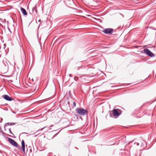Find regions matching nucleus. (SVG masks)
I'll list each match as a JSON object with an SVG mask.
<instances>
[{
	"label": "nucleus",
	"instance_id": "f8f14e48",
	"mask_svg": "<svg viewBox=\"0 0 156 156\" xmlns=\"http://www.w3.org/2000/svg\"><path fill=\"white\" fill-rule=\"evenodd\" d=\"M37 6V4H36L35 6L34 7H33L32 8V12H34V10H35V12L36 13H37V10L36 9V7Z\"/></svg>",
	"mask_w": 156,
	"mask_h": 156
},
{
	"label": "nucleus",
	"instance_id": "412c9836",
	"mask_svg": "<svg viewBox=\"0 0 156 156\" xmlns=\"http://www.w3.org/2000/svg\"><path fill=\"white\" fill-rule=\"evenodd\" d=\"M1 20H2L1 19H0V21Z\"/></svg>",
	"mask_w": 156,
	"mask_h": 156
},
{
	"label": "nucleus",
	"instance_id": "39448f33",
	"mask_svg": "<svg viewBox=\"0 0 156 156\" xmlns=\"http://www.w3.org/2000/svg\"><path fill=\"white\" fill-rule=\"evenodd\" d=\"M113 30H114L113 29L107 28L104 29L102 30V32L105 34H111L113 32Z\"/></svg>",
	"mask_w": 156,
	"mask_h": 156
},
{
	"label": "nucleus",
	"instance_id": "7ed1b4c3",
	"mask_svg": "<svg viewBox=\"0 0 156 156\" xmlns=\"http://www.w3.org/2000/svg\"><path fill=\"white\" fill-rule=\"evenodd\" d=\"M146 142L143 140L142 139H140L139 140H137V141L134 143V144H136L137 146H138L140 144L141 146H143L145 144H146Z\"/></svg>",
	"mask_w": 156,
	"mask_h": 156
},
{
	"label": "nucleus",
	"instance_id": "0eeeda50",
	"mask_svg": "<svg viewBox=\"0 0 156 156\" xmlns=\"http://www.w3.org/2000/svg\"><path fill=\"white\" fill-rule=\"evenodd\" d=\"M2 97L8 101H11L12 100V99L7 95H4L2 96Z\"/></svg>",
	"mask_w": 156,
	"mask_h": 156
},
{
	"label": "nucleus",
	"instance_id": "20e7f679",
	"mask_svg": "<svg viewBox=\"0 0 156 156\" xmlns=\"http://www.w3.org/2000/svg\"><path fill=\"white\" fill-rule=\"evenodd\" d=\"M144 51L145 54L151 57H153L154 55V54L147 48H144Z\"/></svg>",
	"mask_w": 156,
	"mask_h": 156
},
{
	"label": "nucleus",
	"instance_id": "2eb2a0df",
	"mask_svg": "<svg viewBox=\"0 0 156 156\" xmlns=\"http://www.w3.org/2000/svg\"><path fill=\"white\" fill-rule=\"evenodd\" d=\"M2 120H3V119L1 118V121H0V122H2Z\"/></svg>",
	"mask_w": 156,
	"mask_h": 156
},
{
	"label": "nucleus",
	"instance_id": "9d476101",
	"mask_svg": "<svg viewBox=\"0 0 156 156\" xmlns=\"http://www.w3.org/2000/svg\"><path fill=\"white\" fill-rule=\"evenodd\" d=\"M21 10L24 16L27 15V11L24 9L23 8L21 7Z\"/></svg>",
	"mask_w": 156,
	"mask_h": 156
},
{
	"label": "nucleus",
	"instance_id": "aec40b11",
	"mask_svg": "<svg viewBox=\"0 0 156 156\" xmlns=\"http://www.w3.org/2000/svg\"><path fill=\"white\" fill-rule=\"evenodd\" d=\"M41 21V20H38L39 22H40Z\"/></svg>",
	"mask_w": 156,
	"mask_h": 156
},
{
	"label": "nucleus",
	"instance_id": "6e6552de",
	"mask_svg": "<svg viewBox=\"0 0 156 156\" xmlns=\"http://www.w3.org/2000/svg\"><path fill=\"white\" fill-rule=\"evenodd\" d=\"M21 145L22 150L25 153V142L24 140H23L21 142Z\"/></svg>",
	"mask_w": 156,
	"mask_h": 156
},
{
	"label": "nucleus",
	"instance_id": "9b49d317",
	"mask_svg": "<svg viewBox=\"0 0 156 156\" xmlns=\"http://www.w3.org/2000/svg\"><path fill=\"white\" fill-rule=\"evenodd\" d=\"M3 63L4 64L5 68L6 69H8V65L7 63V62L6 61H3Z\"/></svg>",
	"mask_w": 156,
	"mask_h": 156
},
{
	"label": "nucleus",
	"instance_id": "f03ea898",
	"mask_svg": "<svg viewBox=\"0 0 156 156\" xmlns=\"http://www.w3.org/2000/svg\"><path fill=\"white\" fill-rule=\"evenodd\" d=\"M8 141L12 145L17 147L18 148H20V145L14 140L11 138H8Z\"/></svg>",
	"mask_w": 156,
	"mask_h": 156
},
{
	"label": "nucleus",
	"instance_id": "6ab92c4d",
	"mask_svg": "<svg viewBox=\"0 0 156 156\" xmlns=\"http://www.w3.org/2000/svg\"><path fill=\"white\" fill-rule=\"evenodd\" d=\"M69 76L70 77H71V74H70L69 75Z\"/></svg>",
	"mask_w": 156,
	"mask_h": 156
},
{
	"label": "nucleus",
	"instance_id": "a211bd4d",
	"mask_svg": "<svg viewBox=\"0 0 156 156\" xmlns=\"http://www.w3.org/2000/svg\"><path fill=\"white\" fill-rule=\"evenodd\" d=\"M45 128V127H44V128H42L41 129V130H43V129Z\"/></svg>",
	"mask_w": 156,
	"mask_h": 156
},
{
	"label": "nucleus",
	"instance_id": "f257e3e1",
	"mask_svg": "<svg viewBox=\"0 0 156 156\" xmlns=\"http://www.w3.org/2000/svg\"><path fill=\"white\" fill-rule=\"evenodd\" d=\"M76 112L79 114L82 115H87L88 111L83 108H77L76 109Z\"/></svg>",
	"mask_w": 156,
	"mask_h": 156
},
{
	"label": "nucleus",
	"instance_id": "ddd939ff",
	"mask_svg": "<svg viewBox=\"0 0 156 156\" xmlns=\"http://www.w3.org/2000/svg\"><path fill=\"white\" fill-rule=\"evenodd\" d=\"M9 132H10V133L12 135H13V133L11 131V128H9Z\"/></svg>",
	"mask_w": 156,
	"mask_h": 156
},
{
	"label": "nucleus",
	"instance_id": "f3484780",
	"mask_svg": "<svg viewBox=\"0 0 156 156\" xmlns=\"http://www.w3.org/2000/svg\"><path fill=\"white\" fill-rule=\"evenodd\" d=\"M110 116H112V113H110Z\"/></svg>",
	"mask_w": 156,
	"mask_h": 156
},
{
	"label": "nucleus",
	"instance_id": "4468645a",
	"mask_svg": "<svg viewBox=\"0 0 156 156\" xmlns=\"http://www.w3.org/2000/svg\"><path fill=\"white\" fill-rule=\"evenodd\" d=\"M73 105L74 106V107H75L76 106V103H75V102H73Z\"/></svg>",
	"mask_w": 156,
	"mask_h": 156
},
{
	"label": "nucleus",
	"instance_id": "dca6fc26",
	"mask_svg": "<svg viewBox=\"0 0 156 156\" xmlns=\"http://www.w3.org/2000/svg\"><path fill=\"white\" fill-rule=\"evenodd\" d=\"M23 133L27 134V133H24H24H21V134H23Z\"/></svg>",
	"mask_w": 156,
	"mask_h": 156
},
{
	"label": "nucleus",
	"instance_id": "423d86ee",
	"mask_svg": "<svg viewBox=\"0 0 156 156\" xmlns=\"http://www.w3.org/2000/svg\"><path fill=\"white\" fill-rule=\"evenodd\" d=\"M118 110H120L118 109H115L112 110L113 115L114 117H116L115 118L118 117L120 115V113L118 112Z\"/></svg>",
	"mask_w": 156,
	"mask_h": 156
},
{
	"label": "nucleus",
	"instance_id": "1a4fd4ad",
	"mask_svg": "<svg viewBox=\"0 0 156 156\" xmlns=\"http://www.w3.org/2000/svg\"><path fill=\"white\" fill-rule=\"evenodd\" d=\"M16 124V123H13V122H8L7 123H6L4 125V129L5 130H6V129H5V127L8 126H12V125H15Z\"/></svg>",
	"mask_w": 156,
	"mask_h": 156
}]
</instances>
